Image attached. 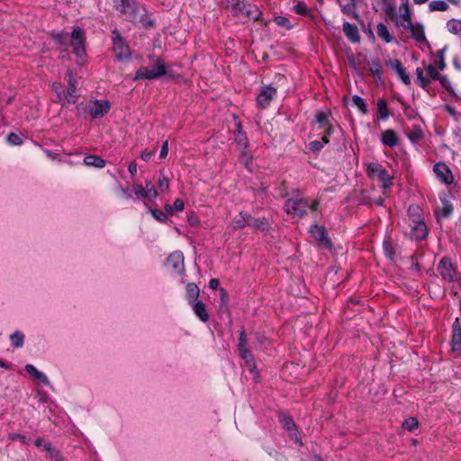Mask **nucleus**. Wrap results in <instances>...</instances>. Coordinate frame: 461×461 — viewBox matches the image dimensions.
<instances>
[{
	"mask_svg": "<svg viewBox=\"0 0 461 461\" xmlns=\"http://www.w3.org/2000/svg\"><path fill=\"white\" fill-rule=\"evenodd\" d=\"M452 347L453 350H457L461 348V330L452 331Z\"/></svg>",
	"mask_w": 461,
	"mask_h": 461,
	"instance_id": "a19ab883",
	"label": "nucleus"
},
{
	"mask_svg": "<svg viewBox=\"0 0 461 461\" xmlns=\"http://www.w3.org/2000/svg\"><path fill=\"white\" fill-rule=\"evenodd\" d=\"M312 237L319 248H331V240L328 237L327 232H312Z\"/></svg>",
	"mask_w": 461,
	"mask_h": 461,
	"instance_id": "a211bd4d",
	"label": "nucleus"
},
{
	"mask_svg": "<svg viewBox=\"0 0 461 461\" xmlns=\"http://www.w3.org/2000/svg\"><path fill=\"white\" fill-rule=\"evenodd\" d=\"M453 331H461V326L458 319H456L455 322L453 323Z\"/></svg>",
	"mask_w": 461,
	"mask_h": 461,
	"instance_id": "774afa93",
	"label": "nucleus"
},
{
	"mask_svg": "<svg viewBox=\"0 0 461 461\" xmlns=\"http://www.w3.org/2000/svg\"><path fill=\"white\" fill-rule=\"evenodd\" d=\"M343 32L345 33L346 37L353 43H357L360 41L359 32L355 24L345 22L343 23Z\"/></svg>",
	"mask_w": 461,
	"mask_h": 461,
	"instance_id": "dca6fc26",
	"label": "nucleus"
},
{
	"mask_svg": "<svg viewBox=\"0 0 461 461\" xmlns=\"http://www.w3.org/2000/svg\"><path fill=\"white\" fill-rule=\"evenodd\" d=\"M167 74V67L161 59L150 67H142L136 71L135 79L153 80Z\"/></svg>",
	"mask_w": 461,
	"mask_h": 461,
	"instance_id": "7ed1b4c3",
	"label": "nucleus"
},
{
	"mask_svg": "<svg viewBox=\"0 0 461 461\" xmlns=\"http://www.w3.org/2000/svg\"><path fill=\"white\" fill-rule=\"evenodd\" d=\"M158 185L161 191H165L169 187V180L163 173L159 175Z\"/></svg>",
	"mask_w": 461,
	"mask_h": 461,
	"instance_id": "49530a36",
	"label": "nucleus"
},
{
	"mask_svg": "<svg viewBox=\"0 0 461 461\" xmlns=\"http://www.w3.org/2000/svg\"><path fill=\"white\" fill-rule=\"evenodd\" d=\"M24 368L34 379L39 380L47 386L50 385L48 376L44 373L39 371L33 365L27 364Z\"/></svg>",
	"mask_w": 461,
	"mask_h": 461,
	"instance_id": "f3484780",
	"label": "nucleus"
},
{
	"mask_svg": "<svg viewBox=\"0 0 461 461\" xmlns=\"http://www.w3.org/2000/svg\"><path fill=\"white\" fill-rule=\"evenodd\" d=\"M316 120L320 124V127L324 130V132L327 134H330L332 131V127L329 121V116L327 113L320 112L316 115Z\"/></svg>",
	"mask_w": 461,
	"mask_h": 461,
	"instance_id": "412c9836",
	"label": "nucleus"
},
{
	"mask_svg": "<svg viewBox=\"0 0 461 461\" xmlns=\"http://www.w3.org/2000/svg\"><path fill=\"white\" fill-rule=\"evenodd\" d=\"M319 205L317 200L310 204L309 201L304 199L299 193L295 196L286 200L285 211L292 218H301L309 209L316 211Z\"/></svg>",
	"mask_w": 461,
	"mask_h": 461,
	"instance_id": "f257e3e1",
	"label": "nucleus"
},
{
	"mask_svg": "<svg viewBox=\"0 0 461 461\" xmlns=\"http://www.w3.org/2000/svg\"><path fill=\"white\" fill-rule=\"evenodd\" d=\"M67 77H68V86H77V79L71 70L67 71Z\"/></svg>",
	"mask_w": 461,
	"mask_h": 461,
	"instance_id": "13d9d810",
	"label": "nucleus"
},
{
	"mask_svg": "<svg viewBox=\"0 0 461 461\" xmlns=\"http://www.w3.org/2000/svg\"><path fill=\"white\" fill-rule=\"evenodd\" d=\"M323 147V144L322 142L319 141V140H315V141H312L310 143V149L311 150L316 152V151H319L322 149Z\"/></svg>",
	"mask_w": 461,
	"mask_h": 461,
	"instance_id": "bf43d9fd",
	"label": "nucleus"
},
{
	"mask_svg": "<svg viewBox=\"0 0 461 461\" xmlns=\"http://www.w3.org/2000/svg\"><path fill=\"white\" fill-rule=\"evenodd\" d=\"M281 422L283 424V427L287 429V430H290L292 431L294 427H295V424L294 422V420L289 418V417H284L282 420H281Z\"/></svg>",
	"mask_w": 461,
	"mask_h": 461,
	"instance_id": "8fccbe9b",
	"label": "nucleus"
},
{
	"mask_svg": "<svg viewBox=\"0 0 461 461\" xmlns=\"http://www.w3.org/2000/svg\"><path fill=\"white\" fill-rule=\"evenodd\" d=\"M381 71H382V68H381V64H380L379 60H377V59L373 60L371 63V66H370V72L375 77H380Z\"/></svg>",
	"mask_w": 461,
	"mask_h": 461,
	"instance_id": "a18cd8bd",
	"label": "nucleus"
},
{
	"mask_svg": "<svg viewBox=\"0 0 461 461\" xmlns=\"http://www.w3.org/2000/svg\"><path fill=\"white\" fill-rule=\"evenodd\" d=\"M55 38L60 44L70 43L73 47L74 53L78 58L85 56V36L79 27L75 28L71 35L68 32H62L58 34Z\"/></svg>",
	"mask_w": 461,
	"mask_h": 461,
	"instance_id": "f03ea898",
	"label": "nucleus"
},
{
	"mask_svg": "<svg viewBox=\"0 0 461 461\" xmlns=\"http://www.w3.org/2000/svg\"><path fill=\"white\" fill-rule=\"evenodd\" d=\"M44 449L48 452V456L59 461V452L51 447L50 443H44Z\"/></svg>",
	"mask_w": 461,
	"mask_h": 461,
	"instance_id": "79ce46f5",
	"label": "nucleus"
},
{
	"mask_svg": "<svg viewBox=\"0 0 461 461\" xmlns=\"http://www.w3.org/2000/svg\"><path fill=\"white\" fill-rule=\"evenodd\" d=\"M238 349L240 357L251 354L249 348H248L247 335L244 330H241L240 333Z\"/></svg>",
	"mask_w": 461,
	"mask_h": 461,
	"instance_id": "b1692460",
	"label": "nucleus"
},
{
	"mask_svg": "<svg viewBox=\"0 0 461 461\" xmlns=\"http://www.w3.org/2000/svg\"><path fill=\"white\" fill-rule=\"evenodd\" d=\"M406 31H409L411 32V38L414 39L417 42L429 46V43L425 36L424 27L421 23H413Z\"/></svg>",
	"mask_w": 461,
	"mask_h": 461,
	"instance_id": "ddd939ff",
	"label": "nucleus"
},
{
	"mask_svg": "<svg viewBox=\"0 0 461 461\" xmlns=\"http://www.w3.org/2000/svg\"><path fill=\"white\" fill-rule=\"evenodd\" d=\"M193 311L195 315L202 321L203 322H206L209 320V315L206 310V305L201 302L196 301L192 303Z\"/></svg>",
	"mask_w": 461,
	"mask_h": 461,
	"instance_id": "6ab92c4d",
	"label": "nucleus"
},
{
	"mask_svg": "<svg viewBox=\"0 0 461 461\" xmlns=\"http://www.w3.org/2000/svg\"><path fill=\"white\" fill-rule=\"evenodd\" d=\"M128 170L132 176L136 175V173H137L136 162L133 161V162L130 163V165L128 167Z\"/></svg>",
	"mask_w": 461,
	"mask_h": 461,
	"instance_id": "0e129e2a",
	"label": "nucleus"
},
{
	"mask_svg": "<svg viewBox=\"0 0 461 461\" xmlns=\"http://www.w3.org/2000/svg\"><path fill=\"white\" fill-rule=\"evenodd\" d=\"M379 119L384 120L388 117V108L384 100L381 99L377 102Z\"/></svg>",
	"mask_w": 461,
	"mask_h": 461,
	"instance_id": "e433bc0d",
	"label": "nucleus"
},
{
	"mask_svg": "<svg viewBox=\"0 0 461 461\" xmlns=\"http://www.w3.org/2000/svg\"><path fill=\"white\" fill-rule=\"evenodd\" d=\"M24 334L20 330H15L10 335V340L14 347L22 348L24 344Z\"/></svg>",
	"mask_w": 461,
	"mask_h": 461,
	"instance_id": "cd10ccee",
	"label": "nucleus"
},
{
	"mask_svg": "<svg viewBox=\"0 0 461 461\" xmlns=\"http://www.w3.org/2000/svg\"><path fill=\"white\" fill-rule=\"evenodd\" d=\"M152 216L158 220V221H165L167 218V215L166 212H162L161 210L153 209L151 210Z\"/></svg>",
	"mask_w": 461,
	"mask_h": 461,
	"instance_id": "09e8293b",
	"label": "nucleus"
},
{
	"mask_svg": "<svg viewBox=\"0 0 461 461\" xmlns=\"http://www.w3.org/2000/svg\"><path fill=\"white\" fill-rule=\"evenodd\" d=\"M200 290L199 287L194 284L189 283L186 285V299L188 300L189 303H192L194 302L197 301V298L199 296Z\"/></svg>",
	"mask_w": 461,
	"mask_h": 461,
	"instance_id": "a878e982",
	"label": "nucleus"
},
{
	"mask_svg": "<svg viewBox=\"0 0 461 461\" xmlns=\"http://www.w3.org/2000/svg\"><path fill=\"white\" fill-rule=\"evenodd\" d=\"M275 22L279 26L286 27L288 29L292 27L291 24H290L289 20L286 17H284V16H277V17H276L275 18Z\"/></svg>",
	"mask_w": 461,
	"mask_h": 461,
	"instance_id": "6e6d98bb",
	"label": "nucleus"
},
{
	"mask_svg": "<svg viewBox=\"0 0 461 461\" xmlns=\"http://www.w3.org/2000/svg\"><path fill=\"white\" fill-rule=\"evenodd\" d=\"M113 7L118 10L126 20L133 21L137 18V5L133 0H111Z\"/></svg>",
	"mask_w": 461,
	"mask_h": 461,
	"instance_id": "39448f33",
	"label": "nucleus"
},
{
	"mask_svg": "<svg viewBox=\"0 0 461 461\" xmlns=\"http://www.w3.org/2000/svg\"><path fill=\"white\" fill-rule=\"evenodd\" d=\"M445 50L446 49L438 50L436 53V61L435 65L438 68V69L443 70L446 68L445 62Z\"/></svg>",
	"mask_w": 461,
	"mask_h": 461,
	"instance_id": "f704fd0d",
	"label": "nucleus"
},
{
	"mask_svg": "<svg viewBox=\"0 0 461 461\" xmlns=\"http://www.w3.org/2000/svg\"><path fill=\"white\" fill-rule=\"evenodd\" d=\"M166 266L173 272L176 274H182L185 269L183 253L178 250L171 253L167 258Z\"/></svg>",
	"mask_w": 461,
	"mask_h": 461,
	"instance_id": "0eeeda50",
	"label": "nucleus"
},
{
	"mask_svg": "<svg viewBox=\"0 0 461 461\" xmlns=\"http://www.w3.org/2000/svg\"><path fill=\"white\" fill-rule=\"evenodd\" d=\"M386 65L391 68L394 69L396 72L403 68L399 59H389L386 61Z\"/></svg>",
	"mask_w": 461,
	"mask_h": 461,
	"instance_id": "864d4df0",
	"label": "nucleus"
},
{
	"mask_svg": "<svg viewBox=\"0 0 461 461\" xmlns=\"http://www.w3.org/2000/svg\"><path fill=\"white\" fill-rule=\"evenodd\" d=\"M113 34V50L116 54V57L119 59H127L131 56L130 49L127 45L124 44L122 37L117 34V32L114 31Z\"/></svg>",
	"mask_w": 461,
	"mask_h": 461,
	"instance_id": "9b49d317",
	"label": "nucleus"
},
{
	"mask_svg": "<svg viewBox=\"0 0 461 461\" xmlns=\"http://www.w3.org/2000/svg\"><path fill=\"white\" fill-rule=\"evenodd\" d=\"M382 142L389 147H394L398 143V138L393 130H386L382 134Z\"/></svg>",
	"mask_w": 461,
	"mask_h": 461,
	"instance_id": "aec40b11",
	"label": "nucleus"
},
{
	"mask_svg": "<svg viewBox=\"0 0 461 461\" xmlns=\"http://www.w3.org/2000/svg\"><path fill=\"white\" fill-rule=\"evenodd\" d=\"M219 284H220V283H219V280H218V279L212 278V279H211V280H210V282H209V287H210L211 289H213V290H214V289H216V288L219 286Z\"/></svg>",
	"mask_w": 461,
	"mask_h": 461,
	"instance_id": "69168bd1",
	"label": "nucleus"
},
{
	"mask_svg": "<svg viewBox=\"0 0 461 461\" xmlns=\"http://www.w3.org/2000/svg\"><path fill=\"white\" fill-rule=\"evenodd\" d=\"M397 74L399 75V77H401L402 81L405 85H410L411 84L410 77L405 72L404 68H401V70L397 71Z\"/></svg>",
	"mask_w": 461,
	"mask_h": 461,
	"instance_id": "4d7b16f0",
	"label": "nucleus"
},
{
	"mask_svg": "<svg viewBox=\"0 0 461 461\" xmlns=\"http://www.w3.org/2000/svg\"><path fill=\"white\" fill-rule=\"evenodd\" d=\"M429 9L430 12L435 11H447L448 9V5L444 1H432L429 4Z\"/></svg>",
	"mask_w": 461,
	"mask_h": 461,
	"instance_id": "72a5a7b5",
	"label": "nucleus"
},
{
	"mask_svg": "<svg viewBox=\"0 0 461 461\" xmlns=\"http://www.w3.org/2000/svg\"><path fill=\"white\" fill-rule=\"evenodd\" d=\"M438 271L441 277L447 282H454L456 279V271L453 267L451 260L447 258H443L440 260Z\"/></svg>",
	"mask_w": 461,
	"mask_h": 461,
	"instance_id": "6e6552de",
	"label": "nucleus"
},
{
	"mask_svg": "<svg viewBox=\"0 0 461 461\" xmlns=\"http://www.w3.org/2000/svg\"><path fill=\"white\" fill-rule=\"evenodd\" d=\"M133 191H134V194L138 197L147 198V194H146V191H145V187H143L142 185H133Z\"/></svg>",
	"mask_w": 461,
	"mask_h": 461,
	"instance_id": "5fc2aeb1",
	"label": "nucleus"
},
{
	"mask_svg": "<svg viewBox=\"0 0 461 461\" xmlns=\"http://www.w3.org/2000/svg\"><path fill=\"white\" fill-rule=\"evenodd\" d=\"M184 206H185L184 201L182 199H180V198H177V199L175 200L173 206H171L169 204H167L166 205V210H167V212L172 214L174 212V211H176V212L183 211L184 210Z\"/></svg>",
	"mask_w": 461,
	"mask_h": 461,
	"instance_id": "c9c22d12",
	"label": "nucleus"
},
{
	"mask_svg": "<svg viewBox=\"0 0 461 461\" xmlns=\"http://www.w3.org/2000/svg\"><path fill=\"white\" fill-rule=\"evenodd\" d=\"M240 218V220L236 221V224L234 225L235 229L249 227L265 230L266 228H267V221H266V219H246L241 213Z\"/></svg>",
	"mask_w": 461,
	"mask_h": 461,
	"instance_id": "9d476101",
	"label": "nucleus"
},
{
	"mask_svg": "<svg viewBox=\"0 0 461 461\" xmlns=\"http://www.w3.org/2000/svg\"><path fill=\"white\" fill-rule=\"evenodd\" d=\"M376 33L378 37L384 40L386 43H390L393 40L387 27L384 23H378L376 28Z\"/></svg>",
	"mask_w": 461,
	"mask_h": 461,
	"instance_id": "bb28decb",
	"label": "nucleus"
},
{
	"mask_svg": "<svg viewBox=\"0 0 461 461\" xmlns=\"http://www.w3.org/2000/svg\"><path fill=\"white\" fill-rule=\"evenodd\" d=\"M357 0H347V3L341 5V11L344 14H347L352 18H357L358 14L356 12L357 9Z\"/></svg>",
	"mask_w": 461,
	"mask_h": 461,
	"instance_id": "4be33fe9",
	"label": "nucleus"
},
{
	"mask_svg": "<svg viewBox=\"0 0 461 461\" xmlns=\"http://www.w3.org/2000/svg\"><path fill=\"white\" fill-rule=\"evenodd\" d=\"M236 131L237 133L235 134V141L240 152V159L242 163H244V165L248 167L251 159L250 155L247 151V149L249 147V141L246 134L241 131V123L240 122H236Z\"/></svg>",
	"mask_w": 461,
	"mask_h": 461,
	"instance_id": "20e7f679",
	"label": "nucleus"
},
{
	"mask_svg": "<svg viewBox=\"0 0 461 461\" xmlns=\"http://www.w3.org/2000/svg\"><path fill=\"white\" fill-rule=\"evenodd\" d=\"M77 86H68V90L64 91L63 102L66 101L69 104H76L77 96L76 95Z\"/></svg>",
	"mask_w": 461,
	"mask_h": 461,
	"instance_id": "7c9ffc66",
	"label": "nucleus"
},
{
	"mask_svg": "<svg viewBox=\"0 0 461 461\" xmlns=\"http://www.w3.org/2000/svg\"><path fill=\"white\" fill-rule=\"evenodd\" d=\"M383 248H384V251L385 256L388 258H390L391 260H393L394 259V256H395V250H394L393 243V241L391 240L390 238H386L384 240Z\"/></svg>",
	"mask_w": 461,
	"mask_h": 461,
	"instance_id": "c85d7f7f",
	"label": "nucleus"
},
{
	"mask_svg": "<svg viewBox=\"0 0 461 461\" xmlns=\"http://www.w3.org/2000/svg\"><path fill=\"white\" fill-rule=\"evenodd\" d=\"M367 175L372 178H377L383 183V189H387L391 185V176L386 169L379 163H370L366 168Z\"/></svg>",
	"mask_w": 461,
	"mask_h": 461,
	"instance_id": "423d86ee",
	"label": "nucleus"
},
{
	"mask_svg": "<svg viewBox=\"0 0 461 461\" xmlns=\"http://www.w3.org/2000/svg\"><path fill=\"white\" fill-rule=\"evenodd\" d=\"M395 23L398 27H402L404 30H407L410 26L413 24L411 20V12L408 6V5H404V12L396 18Z\"/></svg>",
	"mask_w": 461,
	"mask_h": 461,
	"instance_id": "2eb2a0df",
	"label": "nucleus"
},
{
	"mask_svg": "<svg viewBox=\"0 0 461 461\" xmlns=\"http://www.w3.org/2000/svg\"><path fill=\"white\" fill-rule=\"evenodd\" d=\"M352 102L361 111L363 114H366L367 113L366 104L362 97L358 95H354L352 97Z\"/></svg>",
	"mask_w": 461,
	"mask_h": 461,
	"instance_id": "4c0bfd02",
	"label": "nucleus"
},
{
	"mask_svg": "<svg viewBox=\"0 0 461 461\" xmlns=\"http://www.w3.org/2000/svg\"><path fill=\"white\" fill-rule=\"evenodd\" d=\"M220 294H221V304H224L226 302H227V299H228V294L226 292L225 289L223 288H221L220 289Z\"/></svg>",
	"mask_w": 461,
	"mask_h": 461,
	"instance_id": "e2e57ef3",
	"label": "nucleus"
},
{
	"mask_svg": "<svg viewBox=\"0 0 461 461\" xmlns=\"http://www.w3.org/2000/svg\"><path fill=\"white\" fill-rule=\"evenodd\" d=\"M442 203L443 206L438 213V216L447 218L453 211V206L447 201H443Z\"/></svg>",
	"mask_w": 461,
	"mask_h": 461,
	"instance_id": "ea45409f",
	"label": "nucleus"
},
{
	"mask_svg": "<svg viewBox=\"0 0 461 461\" xmlns=\"http://www.w3.org/2000/svg\"><path fill=\"white\" fill-rule=\"evenodd\" d=\"M52 89L58 95V97H59V101H62L63 100V96H64V89H63L62 85L60 83L55 82L52 85Z\"/></svg>",
	"mask_w": 461,
	"mask_h": 461,
	"instance_id": "603ef678",
	"label": "nucleus"
},
{
	"mask_svg": "<svg viewBox=\"0 0 461 461\" xmlns=\"http://www.w3.org/2000/svg\"><path fill=\"white\" fill-rule=\"evenodd\" d=\"M155 154V150H151V151H148V150H144L141 155H140V158L144 160V161H148L150 159V158Z\"/></svg>",
	"mask_w": 461,
	"mask_h": 461,
	"instance_id": "680f3d73",
	"label": "nucleus"
},
{
	"mask_svg": "<svg viewBox=\"0 0 461 461\" xmlns=\"http://www.w3.org/2000/svg\"><path fill=\"white\" fill-rule=\"evenodd\" d=\"M422 137V131L420 127H413L408 133V138L412 142H417Z\"/></svg>",
	"mask_w": 461,
	"mask_h": 461,
	"instance_id": "58836bf2",
	"label": "nucleus"
},
{
	"mask_svg": "<svg viewBox=\"0 0 461 461\" xmlns=\"http://www.w3.org/2000/svg\"><path fill=\"white\" fill-rule=\"evenodd\" d=\"M294 9L296 14L307 16L310 14V10L308 9L307 5L303 3L299 2L297 5L294 6Z\"/></svg>",
	"mask_w": 461,
	"mask_h": 461,
	"instance_id": "37998d69",
	"label": "nucleus"
},
{
	"mask_svg": "<svg viewBox=\"0 0 461 461\" xmlns=\"http://www.w3.org/2000/svg\"><path fill=\"white\" fill-rule=\"evenodd\" d=\"M434 172L446 184H449L453 180V176L448 167L444 163H438L434 166Z\"/></svg>",
	"mask_w": 461,
	"mask_h": 461,
	"instance_id": "4468645a",
	"label": "nucleus"
},
{
	"mask_svg": "<svg viewBox=\"0 0 461 461\" xmlns=\"http://www.w3.org/2000/svg\"><path fill=\"white\" fill-rule=\"evenodd\" d=\"M417 83L422 88L427 87L430 84V78L424 76V70L421 68H416Z\"/></svg>",
	"mask_w": 461,
	"mask_h": 461,
	"instance_id": "473e14b6",
	"label": "nucleus"
},
{
	"mask_svg": "<svg viewBox=\"0 0 461 461\" xmlns=\"http://www.w3.org/2000/svg\"><path fill=\"white\" fill-rule=\"evenodd\" d=\"M448 32L455 35L461 34V20L451 19L447 23Z\"/></svg>",
	"mask_w": 461,
	"mask_h": 461,
	"instance_id": "c756f323",
	"label": "nucleus"
},
{
	"mask_svg": "<svg viewBox=\"0 0 461 461\" xmlns=\"http://www.w3.org/2000/svg\"><path fill=\"white\" fill-rule=\"evenodd\" d=\"M411 230H427V227L423 222H420L418 225H416L414 228H412Z\"/></svg>",
	"mask_w": 461,
	"mask_h": 461,
	"instance_id": "338daca9",
	"label": "nucleus"
},
{
	"mask_svg": "<svg viewBox=\"0 0 461 461\" xmlns=\"http://www.w3.org/2000/svg\"><path fill=\"white\" fill-rule=\"evenodd\" d=\"M276 94V88L270 86L262 87L257 98L258 104L262 108L267 107Z\"/></svg>",
	"mask_w": 461,
	"mask_h": 461,
	"instance_id": "f8f14e48",
	"label": "nucleus"
},
{
	"mask_svg": "<svg viewBox=\"0 0 461 461\" xmlns=\"http://www.w3.org/2000/svg\"><path fill=\"white\" fill-rule=\"evenodd\" d=\"M7 141L12 145H20L23 142L22 138L19 135L13 132L8 135Z\"/></svg>",
	"mask_w": 461,
	"mask_h": 461,
	"instance_id": "3c124183",
	"label": "nucleus"
},
{
	"mask_svg": "<svg viewBox=\"0 0 461 461\" xmlns=\"http://www.w3.org/2000/svg\"><path fill=\"white\" fill-rule=\"evenodd\" d=\"M84 164L87 167L102 168L105 166V161L98 156L89 155L85 157Z\"/></svg>",
	"mask_w": 461,
	"mask_h": 461,
	"instance_id": "5701e85b",
	"label": "nucleus"
},
{
	"mask_svg": "<svg viewBox=\"0 0 461 461\" xmlns=\"http://www.w3.org/2000/svg\"><path fill=\"white\" fill-rule=\"evenodd\" d=\"M241 358L245 362L246 368L253 375V378L256 379L258 376V373L257 371V365L254 360V357L252 354H249L248 357L242 356Z\"/></svg>",
	"mask_w": 461,
	"mask_h": 461,
	"instance_id": "393cba45",
	"label": "nucleus"
},
{
	"mask_svg": "<svg viewBox=\"0 0 461 461\" xmlns=\"http://www.w3.org/2000/svg\"><path fill=\"white\" fill-rule=\"evenodd\" d=\"M418 427V420L415 418H409L402 423V428L409 431H412Z\"/></svg>",
	"mask_w": 461,
	"mask_h": 461,
	"instance_id": "c03bdc74",
	"label": "nucleus"
},
{
	"mask_svg": "<svg viewBox=\"0 0 461 461\" xmlns=\"http://www.w3.org/2000/svg\"><path fill=\"white\" fill-rule=\"evenodd\" d=\"M110 104L106 100H95L89 102L87 111L92 118L102 117L108 113Z\"/></svg>",
	"mask_w": 461,
	"mask_h": 461,
	"instance_id": "1a4fd4ad",
	"label": "nucleus"
},
{
	"mask_svg": "<svg viewBox=\"0 0 461 461\" xmlns=\"http://www.w3.org/2000/svg\"><path fill=\"white\" fill-rule=\"evenodd\" d=\"M427 71V77L430 78L431 80H440L441 83L444 85V82L446 81L445 77H440L439 73L437 71L435 66L429 65L426 68Z\"/></svg>",
	"mask_w": 461,
	"mask_h": 461,
	"instance_id": "2f4dec72",
	"label": "nucleus"
},
{
	"mask_svg": "<svg viewBox=\"0 0 461 461\" xmlns=\"http://www.w3.org/2000/svg\"><path fill=\"white\" fill-rule=\"evenodd\" d=\"M168 152V141L165 140L162 144L161 150H160V158H165Z\"/></svg>",
	"mask_w": 461,
	"mask_h": 461,
	"instance_id": "052dcab7",
	"label": "nucleus"
},
{
	"mask_svg": "<svg viewBox=\"0 0 461 461\" xmlns=\"http://www.w3.org/2000/svg\"><path fill=\"white\" fill-rule=\"evenodd\" d=\"M145 191L147 194V198H156L158 196V192L154 185H152L151 182L146 183Z\"/></svg>",
	"mask_w": 461,
	"mask_h": 461,
	"instance_id": "de8ad7c7",
	"label": "nucleus"
}]
</instances>
